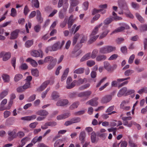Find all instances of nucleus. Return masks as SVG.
I'll use <instances>...</instances> for the list:
<instances>
[{"label": "nucleus", "instance_id": "nucleus-1", "mask_svg": "<svg viewBox=\"0 0 147 147\" xmlns=\"http://www.w3.org/2000/svg\"><path fill=\"white\" fill-rule=\"evenodd\" d=\"M83 38H82L79 43L76 45L73 50L72 51L71 54V57H77L82 54V51L80 49L82 47V46Z\"/></svg>", "mask_w": 147, "mask_h": 147}, {"label": "nucleus", "instance_id": "nucleus-2", "mask_svg": "<svg viewBox=\"0 0 147 147\" xmlns=\"http://www.w3.org/2000/svg\"><path fill=\"white\" fill-rule=\"evenodd\" d=\"M132 117L131 116L123 117L121 119L123 121V124L125 125H127V127H131L133 125V121H131L129 123L127 121L128 120H131Z\"/></svg>", "mask_w": 147, "mask_h": 147}, {"label": "nucleus", "instance_id": "nucleus-3", "mask_svg": "<svg viewBox=\"0 0 147 147\" xmlns=\"http://www.w3.org/2000/svg\"><path fill=\"white\" fill-rule=\"evenodd\" d=\"M64 43V40H63L61 43L59 41L57 42L52 46V50L54 51L61 49Z\"/></svg>", "mask_w": 147, "mask_h": 147}, {"label": "nucleus", "instance_id": "nucleus-4", "mask_svg": "<svg viewBox=\"0 0 147 147\" xmlns=\"http://www.w3.org/2000/svg\"><path fill=\"white\" fill-rule=\"evenodd\" d=\"M118 4L120 8L125 11L128 9L126 2L125 0H118Z\"/></svg>", "mask_w": 147, "mask_h": 147}, {"label": "nucleus", "instance_id": "nucleus-5", "mask_svg": "<svg viewBox=\"0 0 147 147\" xmlns=\"http://www.w3.org/2000/svg\"><path fill=\"white\" fill-rule=\"evenodd\" d=\"M98 99V97H95L87 102L86 104L90 105L93 107H96L98 105V102L97 101V100Z\"/></svg>", "mask_w": 147, "mask_h": 147}, {"label": "nucleus", "instance_id": "nucleus-6", "mask_svg": "<svg viewBox=\"0 0 147 147\" xmlns=\"http://www.w3.org/2000/svg\"><path fill=\"white\" fill-rule=\"evenodd\" d=\"M11 56V54L9 53L2 52L0 53V58L3 57V60L4 61L7 60L10 58Z\"/></svg>", "mask_w": 147, "mask_h": 147}, {"label": "nucleus", "instance_id": "nucleus-7", "mask_svg": "<svg viewBox=\"0 0 147 147\" xmlns=\"http://www.w3.org/2000/svg\"><path fill=\"white\" fill-rule=\"evenodd\" d=\"M112 99V96L109 95H106L103 97L101 100V102L105 103L111 101Z\"/></svg>", "mask_w": 147, "mask_h": 147}, {"label": "nucleus", "instance_id": "nucleus-8", "mask_svg": "<svg viewBox=\"0 0 147 147\" xmlns=\"http://www.w3.org/2000/svg\"><path fill=\"white\" fill-rule=\"evenodd\" d=\"M69 102L67 99H61L59 100L56 103L58 106H63L67 105Z\"/></svg>", "mask_w": 147, "mask_h": 147}, {"label": "nucleus", "instance_id": "nucleus-9", "mask_svg": "<svg viewBox=\"0 0 147 147\" xmlns=\"http://www.w3.org/2000/svg\"><path fill=\"white\" fill-rule=\"evenodd\" d=\"M71 115V113L69 112L64 113L57 116V119L58 120H60L67 118Z\"/></svg>", "mask_w": 147, "mask_h": 147}, {"label": "nucleus", "instance_id": "nucleus-10", "mask_svg": "<svg viewBox=\"0 0 147 147\" xmlns=\"http://www.w3.org/2000/svg\"><path fill=\"white\" fill-rule=\"evenodd\" d=\"M127 89L126 87H123L121 89L117 94V96L118 97H121L123 95L126 96V93Z\"/></svg>", "mask_w": 147, "mask_h": 147}, {"label": "nucleus", "instance_id": "nucleus-11", "mask_svg": "<svg viewBox=\"0 0 147 147\" xmlns=\"http://www.w3.org/2000/svg\"><path fill=\"white\" fill-rule=\"evenodd\" d=\"M36 118V115H32L28 116L22 117L21 118V119L24 120L30 121L35 119Z\"/></svg>", "mask_w": 147, "mask_h": 147}, {"label": "nucleus", "instance_id": "nucleus-12", "mask_svg": "<svg viewBox=\"0 0 147 147\" xmlns=\"http://www.w3.org/2000/svg\"><path fill=\"white\" fill-rule=\"evenodd\" d=\"M104 67L108 71H111L112 70V67L109 63L107 61L104 62Z\"/></svg>", "mask_w": 147, "mask_h": 147}, {"label": "nucleus", "instance_id": "nucleus-13", "mask_svg": "<svg viewBox=\"0 0 147 147\" xmlns=\"http://www.w3.org/2000/svg\"><path fill=\"white\" fill-rule=\"evenodd\" d=\"M107 53H109L116 50V48L111 45H107L106 46Z\"/></svg>", "mask_w": 147, "mask_h": 147}, {"label": "nucleus", "instance_id": "nucleus-14", "mask_svg": "<svg viewBox=\"0 0 147 147\" xmlns=\"http://www.w3.org/2000/svg\"><path fill=\"white\" fill-rule=\"evenodd\" d=\"M92 93V92L90 90L83 92V100H87Z\"/></svg>", "mask_w": 147, "mask_h": 147}, {"label": "nucleus", "instance_id": "nucleus-15", "mask_svg": "<svg viewBox=\"0 0 147 147\" xmlns=\"http://www.w3.org/2000/svg\"><path fill=\"white\" fill-rule=\"evenodd\" d=\"M36 114L39 115L46 116L49 113L45 110H41L37 111L36 113Z\"/></svg>", "mask_w": 147, "mask_h": 147}, {"label": "nucleus", "instance_id": "nucleus-16", "mask_svg": "<svg viewBox=\"0 0 147 147\" xmlns=\"http://www.w3.org/2000/svg\"><path fill=\"white\" fill-rule=\"evenodd\" d=\"M103 23H100L98 25L96 26L94 28V30L92 31L91 35H95L98 32V29L102 26Z\"/></svg>", "mask_w": 147, "mask_h": 147}, {"label": "nucleus", "instance_id": "nucleus-17", "mask_svg": "<svg viewBox=\"0 0 147 147\" xmlns=\"http://www.w3.org/2000/svg\"><path fill=\"white\" fill-rule=\"evenodd\" d=\"M36 18L38 20L40 23L42 22L43 19L41 17V14L40 11L38 10H36Z\"/></svg>", "mask_w": 147, "mask_h": 147}, {"label": "nucleus", "instance_id": "nucleus-18", "mask_svg": "<svg viewBox=\"0 0 147 147\" xmlns=\"http://www.w3.org/2000/svg\"><path fill=\"white\" fill-rule=\"evenodd\" d=\"M19 32V30H16L13 32L11 33L10 39H14L16 38Z\"/></svg>", "mask_w": 147, "mask_h": 147}, {"label": "nucleus", "instance_id": "nucleus-19", "mask_svg": "<svg viewBox=\"0 0 147 147\" xmlns=\"http://www.w3.org/2000/svg\"><path fill=\"white\" fill-rule=\"evenodd\" d=\"M49 83V80L44 82L42 84L38 90L40 91H42L45 88Z\"/></svg>", "mask_w": 147, "mask_h": 147}, {"label": "nucleus", "instance_id": "nucleus-20", "mask_svg": "<svg viewBox=\"0 0 147 147\" xmlns=\"http://www.w3.org/2000/svg\"><path fill=\"white\" fill-rule=\"evenodd\" d=\"M75 20V19H73V15H71L70 16L68 22V28L71 27Z\"/></svg>", "mask_w": 147, "mask_h": 147}, {"label": "nucleus", "instance_id": "nucleus-21", "mask_svg": "<svg viewBox=\"0 0 147 147\" xmlns=\"http://www.w3.org/2000/svg\"><path fill=\"white\" fill-rule=\"evenodd\" d=\"M100 12H101V13L102 14H103L106 13V10H101V9H94L93 10L92 13V15H94L98 13H99Z\"/></svg>", "mask_w": 147, "mask_h": 147}, {"label": "nucleus", "instance_id": "nucleus-22", "mask_svg": "<svg viewBox=\"0 0 147 147\" xmlns=\"http://www.w3.org/2000/svg\"><path fill=\"white\" fill-rule=\"evenodd\" d=\"M22 75L20 74H18L15 75L14 78V81L16 82H17L23 78Z\"/></svg>", "mask_w": 147, "mask_h": 147}, {"label": "nucleus", "instance_id": "nucleus-23", "mask_svg": "<svg viewBox=\"0 0 147 147\" xmlns=\"http://www.w3.org/2000/svg\"><path fill=\"white\" fill-rule=\"evenodd\" d=\"M55 60H56V59H54L51 56H48L46 57L44 59V62L45 63L50 62L52 63Z\"/></svg>", "mask_w": 147, "mask_h": 147}, {"label": "nucleus", "instance_id": "nucleus-24", "mask_svg": "<svg viewBox=\"0 0 147 147\" xmlns=\"http://www.w3.org/2000/svg\"><path fill=\"white\" fill-rule=\"evenodd\" d=\"M99 37V35H97L96 36L90 35V38L88 41L89 44H91L95 41Z\"/></svg>", "mask_w": 147, "mask_h": 147}, {"label": "nucleus", "instance_id": "nucleus-25", "mask_svg": "<svg viewBox=\"0 0 147 147\" xmlns=\"http://www.w3.org/2000/svg\"><path fill=\"white\" fill-rule=\"evenodd\" d=\"M67 8H63L60 11L59 13V17L60 19H63L64 18V13L65 12Z\"/></svg>", "mask_w": 147, "mask_h": 147}, {"label": "nucleus", "instance_id": "nucleus-26", "mask_svg": "<svg viewBox=\"0 0 147 147\" xmlns=\"http://www.w3.org/2000/svg\"><path fill=\"white\" fill-rule=\"evenodd\" d=\"M26 61L30 62L32 65L34 67H36L37 65V63L35 60L30 58H28L27 59Z\"/></svg>", "mask_w": 147, "mask_h": 147}, {"label": "nucleus", "instance_id": "nucleus-27", "mask_svg": "<svg viewBox=\"0 0 147 147\" xmlns=\"http://www.w3.org/2000/svg\"><path fill=\"white\" fill-rule=\"evenodd\" d=\"M109 32V30H106L105 31L103 32L100 34L99 38V39H101L105 37L107 35V34Z\"/></svg>", "mask_w": 147, "mask_h": 147}, {"label": "nucleus", "instance_id": "nucleus-28", "mask_svg": "<svg viewBox=\"0 0 147 147\" xmlns=\"http://www.w3.org/2000/svg\"><path fill=\"white\" fill-rule=\"evenodd\" d=\"M42 139V136H40L39 137L37 136L35 137L32 140V142L34 143V144H35L37 142H40Z\"/></svg>", "mask_w": 147, "mask_h": 147}, {"label": "nucleus", "instance_id": "nucleus-29", "mask_svg": "<svg viewBox=\"0 0 147 147\" xmlns=\"http://www.w3.org/2000/svg\"><path fill=\"white\" fill-rule=\"evenodd\" d=\"M106 58V56L105 55H99L96 57V60L97 61H100L102 60H105Z\"/></svg>", "mask_w": 147, "mask_h": 147}, {"label": "nucleus", "instance_id": "nucleus-30", "mask_svg": "<svg viewBox=\"0 0 147 147\" xmlns=\"http://www.w3.org/2000/svg\"><path fill=\"white\" fill-rule=\"evenodd\" d=\"M69 69L68 68H67L65 70L64 72V73L61 77V81H63L66 78L69 72Z\"/></svg>", "mask_w": 147, "mask_h": 147}, {"label": "nucleus", "instance_id": "nucleus-31", "mask_svg": "<svg viewBox=\"0 0 147 147\" xmlns=\"http://www.w3.org/2000/svg\"><path fill=\"white\" fill-rule=\"evenodd\" d=\"M138 20L141 23L144 22V21L143 18L138 13H136L135 14Z\"/></svg>", "mask_w": 147, "mask_h": 147}, {"label": "nucleus", "instance_id": "nucleus-32", "mask_svg": "<svg viewBox=\"0 0 147 147\" xmlns=\"http://www.w3.org/2000/svg\"><path fill=\"white\" fill-rule=\"evenodd\" d=\"M2 78L4 82H9L10 80L9 76L7 74H3Z\"/></svg>", "mask_w": 147, "mask_h": 147}, {"label": "nucleus", "instance_id": "nucleus-33", "mask_svg": "<svg viewBox=\"0 0 147 147\" xmlns=\"http://www.w3.org/2000/svg\"><path fill=\"white\" fill-rule=\"evenodd\" d=\"M125 14L127 17L131 19H133L134 17V16L131 13L129 9L126 10L125 12Z\"/></svg>", "mask_w": 147, "mask_h": 147}, {"label": "nucleus", "instance_id": "nucleus-34", "mask_svg": "<svg viewBox=\"0 0 147 147\" xmlns=\"http://www.w3.org/2000/svg\"><path fill=\"white\" fill-rule=\"evenodd\" d=\"M79 105V102H75L73 103L69 107L70 110H73L77 107Z\"/></svg>", "mask_w": 147, "mask_h": 147}, {"label": "nucleus", "instance_id": "nucleus-35", "mask_svg": "<svg viewBox=\"0 0 147 147\" xmlns=\"http://www.w3.org/2000/svg\"><path fill=\"white\" fill-rule=\"evenodd\" d=\"M113 21V18H107L104 20V23L105 25H107L110 24Z\"/></svg>", "mask_w": 147, "mask_h": 147}, {"label": "nucleus", "instance_id": "nucleus-36", "mask_svg": "<svg viewBox=\"0 0 147 147\" xmlns=\"http://www.w3.org/2000/svg\"><path fill=\"white\" fill-rule=\"evenodd\" d=\"M32 3L35 7L36 8L39 7V3L38 0H32Z\"/></svg>", "mask_w": 147, "mask_h": 147}, {"label": "nucleus", "instance_id": "nucleus-37", "mask_svg": "<svg viewBox=\"0 0 147 147\" xmlns=\"http://www.w3.org/2000/svg\"><path fill=\"white\" fill-rule=\"evenodd\" d=\"M80 36V35L78 33L76 34L73 37V44L74 45L77 42V40Z\"/></svg>", "mask_w": 147, "mask_h": 147}, {"label": "nucleus", "instance_id": "nucleus-38", "mask_svg": "<svg viewBox=\"0 0 147 147\" xmlns=\"http://www.w3.org/2000/svg\"><path fill=\"white\" fill-rule=\"evenodd\" d=\"M33 43L32 40H28L25 43V46L26 47L29 48L30 47Z\"/></svg>", "mask_w": 147, "mask_h": 147}, {"label": "nucleus", "instance_id": "nucleus-39", "mask_svg": "<svg viewBox=\"0 0 147 147\" xmlns=\"http://www.w3.org/2000/svg\"><path fill=\"white\" fill-rule=\"evenodd\" d=\"M98 53V50L96 49H94L92 52L91 55V58L94 59L96 57Z\"/></svg>", "mask_w": 147, "mask_h": 147}, {"label": "nucleus", "instance_id": "nucleus-40", "mask_svg": "<svg viewBox=\"0 0 147 147\" xmlns=\"http://www.w3.org/2000/svg\"><path fill=\"white\" fill-rule=\"evenodd\" d=\"M31 55L34 57H38L40 56V53L37 50H34L31 52Z\"/></svg>", "mask_w": 147, "mask_h": 147}, {"label": "nucleus", "instance_id": "nucleus-41", "mask_svg": "<svg viewBox=\"0 0 147 147\" xmlns=\"http://www.w3.org/2000/svg\"><path fill=\"white\" fill-rule=\"evenodd\" d=\"M138 92L140 94H142L143 93H147V87H144L139 90Z\"/></svg>", "mask_w": 147, "mask_h": 147}, {"label": "nucleus", "instance_id": "nucleus-42", "mask_svg": "<svg viewBox=\"0 0 147 147\" xmlns=\"http://www.w3.org/2000/svg\"><path fill=\"white\" fill-rule=\"evenodd\" d=\"M8 94V91L4 90L0 94V99H2L6 96Z\"/></svg>", "mask_w": 147, "mask_h": 147}, {"label": "nucleus", "instance_id": "nucleus-43", "mask_svg": "<svg viewBox=\"0 0 147 147\" xmlns=\"http://www.w3.org/2000/svg\"><path fill=\"white\" fill-rule=\"evenodd\" d=\"M76 85V81H73L71 84L69 83L67 84L66 87L67 89H70L73 88Z\"/></svg>", "mask_w": 147, "mask_h": 147}, {"label": "nucleus", "instance_id": "nucleus-44", "mask_svg": "<svg viewBox=\"0 0 147 147\" xmlns=\"http://www.w3.org/2000/svg\"><path fill=\"white\" fill-rule=\"evenodd\" d=\"M57 60H55L49 64L47 66V69L50 70L52 69L55 65Z\"/></svg>", "mask_w": 147, "mask_h": 147}, {"label": "nucleus", "instance_id": "nucleus-45", "mask_svg": "<svg viewBox=\"0 0 147 147\" xmlns=\"http://www.w3.org/2000/svg\"><path fill=\"white\" fill-rule=\"evenodd\" d=\"M125 29L124 28L122 27V26L119 27L116 29H115V30L113 31L111 33V34H114L116 32H121L123 30H124Z\"/></svg>", "mask_w": 147, "mask_h": 147}, {"label": "nucleus", "instance_id": "nucleus-46", "mask_svg": "<svg viewBox=\"0 0 147 147\" xmlns=\"http://www.w3.org/2000/svg\"><path fill=\"white\" fill-rule=\"evenodd\" d=\"M134 72V70L131 69H128L125 72L124 75L127 76H129Z\"/></svg>", "mask_w": 147, "mask_h": 147}, {"label": "nucleus", "instance_id": "nucleus-47", "mask_svg": "<svg viewBox=\"0 0 147 147\" xmlns=\"http://www.w3.org/2000/svg\"><path fill=\"white\" fill-rule=\"evenodd\" d=\"M59 94L56 92H53L52 94L51 97L52 99L54 100L55 99L59 97Z\"/></svg>", "mask_w": 147, "mask_h": 147}, {"label": "nucleus", "instance_id": "nucleus-48", "mask_svg": "<svg viewBox=\"0 0 147 147\" xmlns=\"http://www.w3.org/2000/svg\"><path fill=\"white\" fill-rule=\"evenodd\" d=\"M91 138L92 142V143L94 142L96 140V134L94 132L91 133Z\"/></svg>", "mask_w": 147, "mask_h": 147}, {"label": "nucleus", "instance_id": "nucleus-49", "mask_svg": "<svg viewBox=\"0 0 147 147\" xmlns=\"http://www.w3.org/2000/svg\"><path fill=\"white\" fill-rule=\"evenodd\" d=\"M32 75L36 77L38 76V71L37 69H33L31 71Z\"/></svg>", "mask_w": 147, "mask_h": 147}, {"label": "nucleus", "instance_id": "nucleus-50", "mask_svg": "<svg viewBox=\"0 0 147 147\" xmlns=\"http://www.w3.org/2000/svg\"><path fill=\"white\" fill-rule=\"evenodd\" d=\"M72 124L79 122L80 121V119L79 117H75L71 119Z\"/></svg>", "mask_w": 147, "mask_h": 147}, {"label": "nucleus", "instance_id": "nucleus-51", "mask_svg": "<svg viewBox=\"0 0 147 147\" xmlns=\"http://www.w3.org/2000/svg\"><path fill=\"white\" fill-rule=\"evenodd\" d=\"M95 63L93 60H88L86 62L87 65L89 67H92L95 64Z\"/></svg>", "mask_w": 147, "mask_h": 147}, {"label": "nucleus", "instance_id": "nucleus-52", "mask_svg": "<svg viewBox=\"0 0 147 147\" xmlns=\"http://www.w3.org/2000/svg\"><path fill=\"white\" fill-rule=\"evenodd\" d=\"M30 82H27L23 86V89L24 90L30 88Z\"/></svg>", "mask_w": 147, "mask_h": 147}, {"label": "nucleus", "instance_id": "nucleus-53", "mask_svg": "<svg viewBox=\"0 0 147 147\" xmlns=\"http://www.w3.org/2000/svg\"><path fill=\"white\" fill-rule=\"evenodd\" d=\"M91 58V53H88L83 56V60H87Z\"/></svg>", "mask_w": 147, "mask_h": 147}, {"label": "nucleus", "instance_id": "nucleus-54", "mask_svg": "<svg viewBox=\"0 0 147 147\" xmlns=\"http://www.w3.org/2000/svg\"><path fill=\"white\" fill-rule=\"evenodd\" d=\"M89 3L88 1H85L83 3V10H87L88 7Z\"/></svg>", "mask_w": 147, "mask_h": 147}, {"label": "nucleus", "instance_id": "nucleus-55", "mask_svg": "<svg viewBox=\"0 0 147 147\" xmlns=\"http://www.w3.org/2000/svg\"><path fill=\"white\" fill-rule=\"evenodd\" d=\"M99 52L100 53L103 54L107 53L106 46L100 48L99 50Z\"/></svg>", "mask_w": 147, "mask_h": 147}, {"label": "nucleus", "instance_id": "nucleus-56", "mask_svg": "<svg viewBox=\"0 0 147 147\" xmlns=\"http://www.w3.org/2000/svg\"><path fill=\"white\" fill-rule=\"evenodd\" d=\"M71 5L73 6H76L78 3L77 0H70Z\"/></svg>", "mask_w": 147, "mask_h": 147}, {"label": "nucleus", "instance_id": "nucleus-57", "mask_svg": "<svg viewBox=\"0 0 147 147\" xmlns=\"http://www.w3.org/2000/svg\"><path fill=\"white\" fill-rule=\"evenodd\" d=\"M118 57L117 54H114L111 56L108 59L109 60H111L116 59Z\"/></svg>", "mask_w": 147, "mask_h": 147}, {"label": "nucleus", "instance_id": "nucleus-58", "mask_svg": "<svg viewBox=\"0 0 147 147\" xmlns=\"http://www.w3.org/2000/svg\"><path fill=\"white\" fill-rule=\"evenodd\" d=\"M135 57V55L134 54L131 55L130 56L128 61L129 63L131 64L133 63L134 59Z\"/></svg>", "mask_w": 147, "mask_h": 147}, {"label": "nucleus", "instance_id": "nucleus-59", "mask_svg": "<svg viewBox=\"0 0 147 147\" xmlns=\"http://www.w3.org/2000/svg\"><path fill=\"white\" fill-rule=\"evenodd\" d=\"M11 15L13 17L15 16L16 15V11L14 8H12L11 10Z\"/></svg>", "mask_w": 147, "mask_h": 147}, {"label": "nucleus", "instance_id": "nucleus-60", "mask_svg": "<svg viewBox=\"0 0 147 147\" xmlns=\"http://www.w3.org/2000/svg\"><path fill=\"white\" fill-rule=\"evenodd\" d=\"M124 39L122 38H118L116 40V43L118 44H120L124 40Z\"/></svg>", "mask_w": 147, "mask_h": 147}, {"label": "nucleus", "instance_id": "nucleus-61", "mask_svg": "<svg viewBox=\"0 0 147 147\" xmlns=\"http://www.w3.org/2000/svg\"><path fill=\"white\" fill-rule=\"evenodd\" d=\"M83 72V69L82 68H79L76 69L74 73L77 74H80Z\"/></svg>", "mask_w": 147, "mask_h": 147}, {"label": "nucleus", "instance_id": "nucleus-62", "mask_svg": "<svg viewBox=\"0 0 147 147\" xmlns=\"http://www.w3.org/2000/svg\"><path fill=\"white\" fill-rule=\"evenodd\" d=\"M38 123L37 122H35L32 123H30L29 125V127L30 128H35L36 125L38 124Z\"/></svg>", "mask_w": 147, "mask_h": 147}, {"label": "nucleus", "instance_id": "nucleus-63", "mask_svg": "<svg viewBox=\"0 0 147 147\" xmlns=\"http://www.w3.org/2000/svg\"><path fill=\"white\" fill-rule=\"evenodd\" d=\"M129 145L130 147H138V145L135 143L131 141H129Z\"/></svg>", "mask_w": 147, "mask_h": 147}, {"label": "nucleus", "instance_id": "nucleus-64", "mask_svg": "<svg viewBox=\"0 0 147 147\" xmlns=\"http://www.w3.org/2000/svg\"><path fill=\"white\" fill-rule=\"evenodd\" d=\"M140 30L142 31L147 30V24L142 25L140 26Z\"/></svg>", "mask_w": 147, "mask_h": 147}]
</instances>
